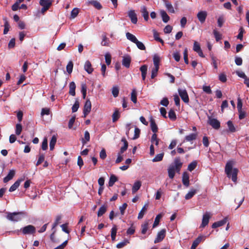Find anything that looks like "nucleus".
<instances>
[{
  "instance_id": "nucleus-1",
  "label": "nucleus",
  "mask_w": 249,
  "mask_h": 249,
  "mask_svg": "<svg viewBox=\"0 0 249 249\" xmlns=\"http://www.w3.org/2000/svg\"><path fill=\"white\" fill-rule=\"evenodd\" d=\"M234 164L235 161L234 160H229L226 164L225 172L228 178H231L232 180L234 182H236L237 178L238 170L236 168L232 169V167Z\"/></svg>"
},
{
  "instance_id": "nucleus-2",
  "label": "nucleus",
  "mask_w": 249,
  "mask_h": 249,
  "mask_svg": "<svg viewBox=\"0 0 249 249\" xmlns=\"http://www.w3.org/2000/svg\"><path fill=\"white\" fill-rule=\"evenodd\" d=\"M121 141L124 143V145L121 147L120 151L118 153V157L116 160V163H119L123 160V157L122 154L124 153L127 149L128 143L125 138H123Z\"/></svg>"
},
{
  "instance_id": "nucleus-3",
  "label": "nucleus",
  "mask_w": 249,
  "mask_h": 249,
  "mask_svg": "<svg viewBox=\"0 0 249 249\" xmlns=\"http://www.w3.org/2000/svg\"><path fill=\"white\" fill-rule=\"evenodd\" d=\"M22 213H9L7 215V218L10 221L17 222L20 220L22 218L21 215L22 214Z\"/></svg>"
},
{
  "instance_id": "nucleus-4",
  "label": "nucleus",
  "mask_w": 249,
  "mask_h": 249,
  "mask_svg": "<svg viewBox=\"0 0 249 249\" xmlns=\"http://www.w3.org/2000/svg\"><path fill=\"white\" fill-rule=\"evenodd\" d=\"M208 124L213 128L215 129H218L220 127V123L218 120L213 118L210 116H208Z\"/></svg>"
},
{
  "instance_id": "nucleus-5",
  "label": "nucleus",
  "mask_w": 249,
  "mask_h": 249,
  "mask_svg": "<svg viewBox=\"0 0 249 249\" xmlns=\"http://www.w3.org/2000/svg\"><path fill=\"white\" fill-rule=\"evenodd\" d=\"M39 4L42 6V8L37 11L36 13L37 17H40L41 15H44L47 11V0H40Z\"/></svg>"
},
{
  "instance_id": "nucleus-6",
  "label": "nucleus",
  "mask_w": 249,
  "mask_h": 249,
  "mask_svg": "<svg viewBox=\"0 0 249 249\" xmlns=\"http://www.w3.org/2000/svg\"><path fill=\"white\" fill-rule=\"evenodd\" d=\"M23 234H32L36 232L35 227L31 225L26 226L20 229Z\"/></svg>"
},
{
  "instance_id": "nucleus-7",
  "label": "nucleus",
  "mask_w": 249,
  "mask_h": 249,
  "mask_svg": "<svg viewBox=\"0 0 249 249\" xmlns=\"http://www.w3.org/2000/svg\"><path fill=\"white\" fill-rule=\"evenodd\" d=\"M178 92L182 100L185 103H188L189 102V98L186 90L178 89Z\"/></svg>"
},
{
  "instance_id": "nucleus-8",
  "label": "nucleus",
  "mask_w": 249,
  "mask_h": 249,
  "mask_svg": "<svg viewBox=\"0 0 249 249\" xmlns=\"http://www.w3.org/2000/svg\"><path fill=\"white\" fill-rule=\"evenodd\" d=\"M91 103L89 99L86 101L83 109L84 117L85 118L91 111Z\"/></svg>"
},
{
  "instance_id": "nucleus-9",
  "label": "nucleus",
  "mask_w": 249,
  "mask_h": 249,
  "mask_svg": "<svg viewBox=\"0 0 249 249\" xmlns=\"http://www.w3.org/2000/svg\"><path fill=\"white\" fill-rule=\"evenodd\" d=\"M182 162L180 160L179 157H176L174 160V165H171L173 167L174 169L176 170L177 172H179L182 166Z\"/></svg>"
},
{
  "instance_id": "nucleus-10",
  "label": "nucleus",
  "mask_w": 249,
  "mask_h": 249,
  "mask_svg": "<svg viewBox=\"0 0 249 249\" xmlns=\"http://www.w3.org/2000/svg\"><path fill=\"white\" fill-rule=\"evenodd\" d=\"M166 230L162 229L158 233L157 237L154 240V243H158L161 242L165 237Z\"/></svg>"
},
{
  "instance_id": "nucleus-11",
  "label": "nucleus",
  "mask_w": 249,
  "mask_h": 249,
  "mask_svg": "<svg viewBox=\"0 0 249 249\" xmlns=\"http://www.w3.org/2000/svg\"><path fill=\"white\" fill-rule=\"evenodd\" d=\"M207 12L205 11H200L197 14V18L200 23H203L207 17Z\"/></svg>"
},
{
  "instance_id": "nucleus-12",
  "label": "nucleus",
  "mask_w": 249,
  "mask_h": 249,
  "mask_svg": "<svg viewBox=\"0 0 249 249\" xmlns=\"http://www.w3.org/2000/svg\"><path fill=\"white\" fill-rule=\"evenodd\" d=\"M210 217L211 216L209 213L206 212L205 214H204L203 215L202 223L201 224L200 227L204 228L205 226H206L209 223Z\"/></svg>"
},
{
  "instance_id": "nucleus-13",
  "label": "nucleus",
  "mask_w": 249,
  "mask_h": 249,
  "mask_svg": "<svg viewBox=\"0 0 249 249\" xmlns=\"http://www.w3.org/2000/svg\"><path fill=\"white\" fill-rule=\"evenodd\" d=\"M182 181L183 184L188 187L189 186V176L187 172H183L182 174Z\"/></svg>"
},
{
  "instance_id": "nucleus-14",
  "label": "nucleus",
  "mask_w": 249,
  "mask_h": 249,
  "mask_svg": "<svg viewBox=\"0 0 249 249\" xmlns=\"http://www.w3.org/2000/svg\"><path fill=\"white\" fill-rule=\"evenodd\" d=\"M227 218L225 217L223 219H222L220 221L213 223L212 226V228L213 229H215V228L222 226L224 225H225L227 223Z\"/></svg>"
},
{
  "instance_id": "nucleus-15",
  "label": "nucleus",
  "mask_w": 249,
  "mask_h": 249,
  "mask_svg": "<svg viewBox=\"0 0 249 249\" xmlns=\"http://www.w3.org/2000/svg\"><path fill=\"white\" fill-rule=\"evenodd\" d=\"M128 16L130 18L132 23L136 24L138 21L137 15L134 10H130L128 12Z\"/></svg>"
},
{
  "instance_id": "nucleus-16",
  "label": "nucleus",
  "mask_w": 249,
  "mask_h": 249,
  "mask_svg": "<svg viewBox=\"0 0 249 249\" xmlns=\"http://www.w3.org/2000/svg\"><path fill=\"white\" fill-rule=\"evenodd\" d=\"M142 186V182L140 180L136 181L134 182L132 188V193L133 194L136 193L141 188Z\"/></svg>"
},
{
  "instance_id": "nucleus-17",
  "label": "nucleus",
  "mask_w": 249,
  "mask_h": 249,
  "mask_svg": "<svg viewBox=\"0 0 249 249\" xmlns=\"http://www.w3.org/2000/svg\"><path fill=\"white\" fill-rule=\"evenodd\" d=\"M131 57L129 55L125 56L123 57L122 60V64L126 68H128L130 67L131 62Z\"/></svg>"
},
{
  "instance_id": "nucleus-18",
  "label": "nucleus",
  "mask_w": 249,
  "mask_h": 249,
  "mask_svg": "<svg viewBox=\"0 0 249 249\" xmlns=\"http://www.w3.org/2000/svg\"><path fill=\"white\" fill-rule=\"evenodd\" d=\"M24 180L23 178H20L18 179L9 188V191L12 192L15 191L19 186L20 183L21 181Z\"/></svg>"
},
{
  "instance_id": "nucleus-19",
  "label": "nucleus",
  "mask_w": 249,
  "mask_h": 249,
  "mask_svg": "<svg viewBox=\"0 0 249 249\" xmlns=\"http://www.w3.org/2000/svg\"><path fill=\"white\" fill-rule=\"evenodd\" d=\"M15 175V171L14 170H10L8 175L3 178V182L6 183L12 179Z\"/></svg>"
},
{
  "instance_id": "nucleus-20",
  "label": "nucleus",
  "mask_w": 249,
  "mask_h": 249,
  "mask_svg": "<svg viewBox=\"0 0 249 249\" xmlns=\"http://www.w3.org/2000/svg\"><path fill=\"white\" fill-rule=\"evenodd\" d=\"M85 70L89 74H90L93 71V69L92 68L91 64L89 61L87 60L86 61L84 65Z\"/></svg>"
},
{
  "instance_id": "nucleus-21",
  "label": "nucleus",
  "mask_w": 249,
  "mask_h": 249,
  "mask_svg": "<svg viewBox=\"0 0 249 249\" xmlns=\"http://www.w3.org/2000/svg\"><path fill=\"white\" fill-rule=\"evenodd\" d=\"M150 127L153 133H157L158 130V127L156 124L155 120L151 117L150 120Z\"/></svg>"
},
{
  "instance_id": "nucleus-22",
  "label": "nucleus",
  "mask_w": 249,
  "mask_h": 249,
  "mask_svg": "<svg viewBox=\"0 0 249 249\" xmlns=\"http://www.w3.org/2000/svg\"><path fill=\"white\" fill-rule=\"evenodd\" d=\"M163 2L168 11L169 13H174L175 10L171 3L167 0H163Z\"/></svg>"
},
{
  "instance_id": "nucleus-23",
  "label": "nucleus",
  "mask_w": 249,
  "mask_h": 249,
  "mask_svg": "<svg viewBox=\"0 0 249 249\" xmlns=\"http://www.w3.org/2000/svg\"><path fill=\"white\" fill-rule=\"evenodd\" d=\"M141 12L142 13V16L145 21H148L149 19V13L147 10L146 7L143 6L141 7Z\"/></svg>"
},
{
  "instance_id": "nucleus-24",
  "label": "nucleus",
  "mask_w": 249,
  "mask_h": 249,
  "mask_svg": "<svg viewBox=\"0 0 249 249\" xmlns=\"http://www.w3.org/2000/svg\"><path fill=\"white\" fill-rule=\"evenodd\" d=\"M69 94L73 96L75 95L76 85L74 82H71L69 84Z\"/></svg>"
},
{
  "instance_id": "nucleus-25",
  "label": "nucleus",
  "mask_w": 249,
  "mask_h": 249,
  "mask_svg": "<svg viewBox=\"0 0 249 249\" xmlns=\"http://www.w3.org/2000/svg\"><path fill=\"white\" fill-rule=\"evenodd\" d=\"M57 139V135H53L50 142V150H53L54 147V145L56 142Z\"/></svg>"
},
{
  "instance_id": "nucleus-26",
  "label": "nucleus",
  "mask_w": 249,
  "mask_h": 249,
  "mask_svg": "<svg viewBox=\"0 0 249 249\" xmlns=\"http://www.w3.org/2000/svg\"><path fill=\"white\" fill-rule=\"evenodd\" d=\"M140 70L142 73V80H145L147 71V66L146 65H142L140 67Z\"/></svg>"
},
{
  "instance_id": "nucleus-27",
  "label": "nucleus",
  "mask_w": 249,
  "mask_h": 249,
  "mask_svg": "<svg viewBox=\"0 0 249 249\" xmlns=\"http://www.w3.org/2000/svg\"><path fill=\"white\" fill-rule=\"evenodd\" d=\"M88 4H91L93 5L95 8L98 10H100L102 8V5L100 2L97 0H90L88 2Z\"/></svg>"
},
{
  "instance_id": "nucleus-28",
  "label": "nucleus",
  "mask_w": 249,
  "mask_h": 249,
  "mask_svg": "<svg viewBox=\"0 0 249 249\" xmlns=\"http://www.w3.org/2000/svg\"><path fill=\"white\" fill-rule=\"evenodd\" d=\"M102 41L101 42V45L103 46H109L110 44V40L109 38L107 37L105 34L102 35Z\"/></svg>"
},
{
  "instance_id": "nucleus-29",
  "label": "nucleus",
  "mask_w": 249,
  "mask_h": 249,
  "mask_svg": "<svg viewBox=\"0 0 249 249\" xmlns=\"http://www.w3.org/2000/svg\"><path fill=\"white\" fill-rule=\"evenodd\" d=\"M107 210V206L106 205H102L99 209L97 212V215L98 217L102 216L106 213Z\"/></svg>"
},
{
  "instance_id": "nucleus-30",
  "label": "nucleus",
  "mask_w": 249,
  "mask_h": 249,
  "mask_svg": "<svg viewBox=\"0 0 249 249\" xmlns=\"http://www.w3.org/2000/svg\"><path fill=\"white\" fill-rule=\"evenodd\" d=\"M160 15L162 17V21L164 23H167L170 19L169 16L167 15L166 12L164 10L160 11Z\"/></svg>"
},
{
  "instance_id": "nucleus-31",
  "label": "nucleus",
  "mask_w": 249,
  "mask_h": 249,
  "mask_svg": "<svg viewBox=\"0 0 249 249\" xmlns=\"http://www.w3.org/2000/svg\"><path fill=\"white\" fill-rule=\"evenodd\" d=\"M118 181L117 177L114 175H111L109 178L108 182V186L112 187L114 184L115 182Z\"/></svg>"
},
{
  "instance_id": "nucleus-32",
  "label": "nucleus",
  "mask_w": 249,
  "mask_h": 249,
  "mask_svg": "<svg viewBox=\"0 0 249 249\" xmlns=\"http://www.w3.org/2000/svg\"><path fill=\"white\" fill-rule=\"evenodd\" d=\"M126 37L127 39L129 40L134 43H135L136 41L138 40V39L134 35L129 32L126 33Z\"/></svg>"
},
{
  "instance_id": "nucleus-33",
  "label": "nucleus",
  "mask_w": 249,
  "mask_h": 249,
  "mask_svg": "<svg viewBox=\"0 0 249 249\" xmlns=\"http://www.w3.org/2000/svg\"><path fill=\"white\" fill-rule=\"evenodd\" d=\"M149 226V221H145L143 224L141 225V232L142 234H144L146 233Z\"/></svg>"
},
{
  "instance_id": "nucleus-34",
  "label": "nucleus",
  "mask_w": 249,
  "mask_h": 249,
  "mask_svg": "<svg viewBox=\"0 0 249 249\" xmlns=\"http://www.w3.org/2000/svg\"><path fill=\"white\" fill-rule=\"evenodd\" d=\"M227 125H228V127L229 128V131L230 132L233 133L236 131V128H235V126H234L233 124L232 123V122L231 121V120L228 121L227 123Z\"/></svg>"
},
{
  "instance_id": "nucleus-35",
  "label": "nucleus",
  "mask_w": 249,
  "mask_h": 249,
  "mask_svg": "<svg viewBox=\"0 0 249 249\" xmlns=\"http://www.w3.org/2000/svg\"><path fill=\"white\" fill-rule=\"evenodd\" d=\"M197 133H191L185 137V140L187 142H190L196 139Z\"/></svg>"
},
{
  "instance_id": "nucleus-36",
  "label": "nucleus",
  "mask_w": 249,
  "mask_h": 249,
  "mask_svg": "<svg viewBox=\"0 0 249 249\" xmlns=\"http://www.w3.org/2000/svg\"><path fill=\"white\" fill-rule=\"evenodd\" d=\"M90 134L88 131H86L84 134V138H82V142L83 145L85 144L88 142L89 141Z\"/></svg>"
},
{
  "instance_id": "nucleus-37",
  "label": "nucleus",
  "mask_w": 249,
  "mask_h": 249,
  "mask_svg": "<svg viewBox=\"0 0 249 249\" xmlns=\"http://www.w3.org/2000/svg\"><path fill=\"white\" fill-rule=\"evenodd\" d=\"M197 164V162L196 161V160L193 161L188 165L187 169L189 171L192 172L196 168Z\"/></svg>"
},
{
  "instance_id": "nucleus-38",
  "label": "nucleus",
  "mask_w": 249,
  "mask_h": 249,
  "mask_svg": "<svg viewBox=\"0 0 249 249\" xmlns=\"http://www.w3.org/2000/svg\"><path fill=\"white\" fill-rule=\"evenodd\" d=\"M196 190H191L185 195V198L187 200L191 199L196 194Z\"/></svg>"
},
{
  "instance_id": "nucleus-39",
  "label": "nucleus",
  "mask_w": 249,
  "mask_h": 249,
  "mask_svg": "<svg viewBox=\"0 0 249 249\" xmlns=\"http://www.w3.org/2000/svg\"><path fill=\"white\" fill-rule=\"evenodd\" d=\"M112 122H116L119 118L120 117V114L119 112V110L117 109H116L115 111L112 114Z\"/></svg>"
},
{
  "instance_id": "nucleus-40",
  "label": "nucleus",
  "mask_w": 249,
  "mask_h": 249,
  "mask_svg": "<svg viewBox=\"0 0 249 249\" xmlns=\"http://www.w3.org/2000/svg\"><path fill=\"white\" fill-rule=\"evenodd\" d=\"M168 117L172 121H175L177 119L176 113L174 109H170L168 112Z\"/></svg>"
},
{
  "instance_id": "nucleus-41",
  "label": "nucleus",
  "mask_w": 249,
  "mask_h": 249,
  "mask_svg": "<svg viewBox=\"0 0 249 249\" xmlns=\"http://www.w3.org/2000/svg\"><path fill=\"white\" fill-rule=\"evenodd\" d=\"M225 21V18L223 15L220 16L217 19V25L219 27H221Z\"/></svg>"
},
{
  "instance_id": "nucleus-42",
  "label": "nucleus",
  "mask_w": 249,
  "mask_h": 249,
  "mask_svg": "<svg viewBox=\"0 0 249 249\" xmlns=\"http://www.w3.org/2000/svg\"><path fill=\"white\" fill-rule=\"evenodd\" d=\"M176 170L174 169L173 167H170L168 169V176L170 178H173L175 175Z\"/></svg>"
},
{
  "instance_id": "nucleus-43",
  "label": "nucleus",
  "mask_w": 249,
  "mask_h": 249,
  "mask_svg": "<svg viewBox=\"0 0 249 249\" xmlns=\"http://www.w3.org/2000/svg\"><path fill=\"white\" fill-rule=\"evenodd\" d=\"M131 100L135 104L137 102V91L135 89H132L131 93Z\"/></svg>"
},
{
  "instance_id": "nucleus-44",
  "label": "nucleus",
  "mask_w": 249,
  "mask_h": 249,
  "mask_svg": "<svg viewBox=\"0 0 249 249\" xmlns=\"http://www.w3.org/2000/svg\"><path fill=\"white\" fill-rule=\"evenodd\" d=\"M117 229L116 226H114L111 230V237L112 241H114L116 238Z\"/></svg>"
},
{
  "instance_id": "nucleus-45",
  "label": "nucleus",
  "mask_w": 249,
  "mask_h": 249,
  "mask_svg": "<svg viewBox=\"0 0 249 249\" xmlns=\"http://www.w3.org/2000/svg\"><path fill=\"white\" fill-rule=\"evenodd\" d=\"M147 204L144 205V206L142 207V209L141 211L139 212L138 216V218L139 219H142L143 217V216L144 214V213L147 209Z\"/></svg>"
},
{
  "instance_id": "nucleus-46",
  "label": "nucleus",
  "mask_w": 249,
  "mask_h": 249,
  "mask_svg": "<svg viewBox=\"0 0 249 249\" xmlns=\"http://www.w3.org/2000/svg\"><path fill=\"white\" fill-rule=\"evenodd\" d=\"M162 217V214H158L155 219V221H154V222L153 223V228H155L156 227H157L159 224V222H160V218Z\"/></svg>"
},
{
  "instance_id": "nucleus-47",
  "label": "nucleus",
  "mask_w": 249,
  "mask_h": 249,
  "mask_svg": "<svg viewBox=\"0 0 249 249\" xmlns=\"http://www.w3.org/2000/svg\"><path fill=\"white\" fill-rule=\"evenodd\" d=\"M163 156H164L163 153L157 154L155 156V157L152 160V161L153 162H157V161H161L163 159Z\"/></svg>"
},
{
  "instance_id": "nucleus-48",
  "label": "nucleus",
  "mask_w": 249,
  "mask_h": 249,
  "mask_svg": "<svg viewBox=\"0 0 249 249\" xmlns=\"http://www.w3.org/2000/svg\"><path fill=\"white\" fill-rule=\"evenodd\" d=\"M213 34L216 41H219L222 38V35L215 29L213 30Z\"/></svg>"
},
{
  "instance_id": "nucleus-49",
  "label": "nucleus",
  "mask_w": 249,
  "mask_h": 249,
  "mask_svg": "<svg viewBox=\"0 0 249 249\" xmlns=\"http://www.w3.org/2000/svg\"><path fill=\"white\" fill-rule=\"evenodd\" d=\"M73 67V62L71 61H69L67 65V67H66L67 71L69 74H71L72 72Z\"/></svg>"
},
{
  "instance_id": "nucleus-50",
  "label": "nucleus",
  "mask_w": 249,
  "mask_h": 249,
  "mask_svg": "<svg viewBox=\"0 0 249 249\" xmlns=\"http://www.w3.org/2000/svg\"><path fill=\"white\" fill-rule=\"evenodd\" d=\"M160 61V57L157 55L155 54L153 57V62L155 67H159V63Z\"/></svg>"
},
{
  "instance_id": "nucleus-51",
  "label": "nucleus",
  "mask_w": 249,
  "mask_h": 249,
  "mask_svg": "<svg viewBox=\"0 0 249 249\" xmlns=\"http://www.w3.org/2000/svg\"><path fill=\"white\" fill-rule=\"evenodd\" d=\"M153 35L155 40L160 42L162 44L164 43L163 40L159 37V34L158 32L154 31Z\"/></svg>"
},
{
  "instance_id": "nucleus-52",
  "label": "nucleus",
  "mask_w": 249,
  "mask_h": 249,
  "mask_svg": "<svg viewBox=\"0 0 249 249\" xmlns=\"http://www.w3.org/2000/svg\"><path fill=\"white\" fill-rule=\"evenodd\" d=\"M141 133V130L137 127H135V130H134V135L133 138H132L133 140H136L139 138L140 135Z\"/></svg>"
},
{
  "instance_id": "nucleus-53",
  "label": "nucleus",
  "mask_w": 249,
  "mask_h": 249,
  "mask_svg": "<svg viewBox=\"0 0 249 249\" xmlns=\"http://www.w3.org/2000/svg\"><path fill=\"white\" fill-rule=\"evenodd\" d=\"M22 125L20 123L17 124L16 126V134L17 135H19L22 131Z\"/></svg>"
},
{
  "instance_id": "nucleus-54",
  "label": "nucleus",
  "mask_w": 249,
  "mask_h": 249,
  "mask_svg": "<svg viewBox=\"0 0 249 249\" xmlns=\"http://www.w3.org/2000/svg\"><path fill=\"white\" fill-rule=\"evenodd\" d=\"M203 236L202 235L198 236L193 242V244L196 246V247L199 245V244L202 241Z\"/></svg>"
},
{
  "instance_id": "nucleus-55",
  "label": "nucleus",
  "mask_w": 249,
  "mask_h": 249,
  "mask_svg": "<svg viewBox=\"0 0 249 249\" xmlns=\"http://www.w3.org/2000/svg\"><path fill=\"white\" fill-rule=\"evenodd\" d=\"M79 13V9L77 8H74L71 12V18H74L77 17Z\"/></svg>"
},
{
  "instance_id": "nucleus-56",
  "label": "nucleus",
  "mask_w": 249,
  "mask_h": 249,
  "mask_svg": "<svg viewBox=\"0 0 249 249\" xmlns=\"http://www.w3.org/2000/svg\"><path fill=\"white\" fill-rule=\"evenodd\" d=\"M159 69V67H155V68L152 69L151 76L152 79L154 78L157 75Z\"/></svg>"
},
{
  "instance_id": "nucleus-57",
  "label": "nucleus",
  "mask_w": 249,
  "mask_h": 249,
  "mask_svg": "<svg viewBox=\"0 0 249 249\" xmlns=\"http://www.w3.org/2000/svg\"><path fill=\"white\" fill-rule=\"evenodd\" d=\"M136 44L137 47L141 50H145L146 48L142 42L139 41L138 40L135 43Z\"/></svg>"
},
{
  "instance_id": "nucleus-58",
  "label": "nucleus",
  "mask_w": 249,
  "mask_h": 249,
  "mask_svg": "<svg viewBox=\"0 0 249 249\" xmlns=\"http://www.w3.org/2000/svg\"><path fill=\"white\" fill-rule=\"evenodd\" d=\"M119 93V89L117 87H113L112 89V93L114 97H117Z\"/></svg>"
},
{
  "instance_id": "nucleus-59",
  "label": "nucleus",
  "mask_w": 249,
  "mask_h": 249,
  "mask_svg": "<svg viewBox=\"0 0 249 249\" xmlns=\"http://www.w3.org/2000/svg\"><path fill=\"white\" fill-rule=\"evenodd\" d=\"M79 107V103L78 101L76 100L75 101L74 105H73L72 107V112H75L77 111L78 108Z\"/></svg>"
},
{
  "instance_id": "nucleus-60",
  "label": "nucleus",
  "mask_w": 249,
  "mask_h": 249,
  "mask_svg": "<svg viewBox=\"0 0 249 249\" xmlns=\"http://www.w3.org/2000/svg\"><path fill=\"white\" fill-rule=\"evenodd\" d=\"M135 231V228L133 227V224H132L131 226L127 229L126 233L128 235H132L134 233Z\"/></svg>"
},
{
  "instance_id": "nucleus-61",
  "label": "nucleus",
  "mask_w": 249,
  "mask_h": 249,
  "mask_svg": "<svg viewBox=\"0 0 249 249\" xmlns=\"http://www.w3.org/2000/svg\"><path fill=\"white\" fill-rule=\"evenodd\" d=\"M239 113V119L240 120H242L246 117V113L245 111H243L242 109L238 110Z\"/></svg>"
},
{
  "instance_id": "nucleus-62",
  "label": "nucleus",
  "mask_w": 249,
  "mask_h": 249,
  "mask_svg": "<svg viewBox=\"0 0 249 249\" xmlns=\"http://www.w3.org/2000/svg\"><path fill=\"white\" fill-rule=\"evenodd\" d=\"M129 242L128 240H125L123 242H121L119 243H118L117 245H116V247L118 248V249H121V248H122L123 247H124L126 245V244L127 243H128Z\"/></svg>"
},
{
  "instance_id": "nucleus-63",
  "label": "nucleus",
  "mask_w": 249,
  "mask_h": 249,
  "mask_svg": "<svg viewBox=\"0 0 249 249\" xmlns=\"http://www.w3.org/2000/svg\"><path fill=\"white\" fill-rule=\"evenodd\" d=\"M193 50L196 52H198L199 50H201L200 46L197 41H194Z\"/></svg>"
},
{
  "instance_id": "nucleus-64",
  "label": "nucleus",
  "mask_w": 249,
  "mask_h": 249,
  "mask_svg": "<svg viewBox=\"0 0 249 249\" xmlns=\"http://www.w3.org/2000/svg\"><path fill=\"white\" fill-rule=\"evenodd\" d=\"M106 63L107 65H109L111 62V57L109 53H106L105 55Z\"/></svg>"
}]
</instances>
